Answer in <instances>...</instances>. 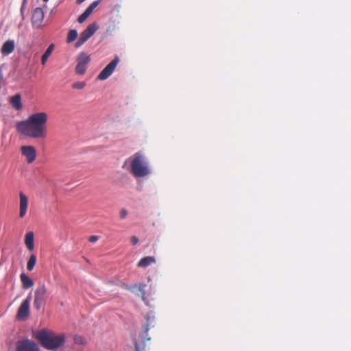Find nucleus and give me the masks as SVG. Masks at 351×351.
<instances>
[{"label":"nucleus","mask_w":351,"mask_h":351,"mask_svg":"<svg viewBox=\"0 0 351 351\" xmlns=\"http://www.w3.org/2000/svg\"><path fill=\"white\" fill-rule=\"evenodd\" d=\"M48 119L49 115L45 112L32 113L25 120L18 121L16 129L19 133L28 138L44 139L47 136Z\"/></svg>","instance_id":"obj_1"},{"label":"nucleus","mask_w":351,"mask_h":351,"mask_svg":"<svg viewBox=\"0 0 351 351\" xmlns=\"http://www.w3.org/2000/svg\"><path fill=\"white\" fill-rule=\"evenodd\" d=\"M34 335L40 345L48 350H54L59 348L65 341L63 335H56L50 330H40L36 331Z\"/></svg>","instance_id":"obj_2"},{"label":"nucleus","mask_w":351,"mask_h":351,"mask_svg":"<svg viewBox=\"0 0 351 351\" xmlns=\"http://www.w3.org/2000/svg\"><path fill=\"white\" fill-rule=\"evenodd\" d=\"M128 160L130 165V172L136 178H143L151 173L147 161L140 153H136Z\"/></svg>","instance_id":"obj_3"},{"label":"nucleus","mask_w":351,"mask_h":351,"mask_svg":"<svg viewBox=\"0 0 351 351\" xmlns=\"http://www.w3.org/2000/svg\"><path fill=\"white\" fill-rule=\"evenodd\" d=\"M47 293V287L45 285L39 286L35 291L34 306L39 311L45 302V294Z\"/></svg>","instance_id":"obj_4"},{"label":"nucleus","mask_w":351,"mask_h":351,"mask_svg":"<svg viewBox=\"0 0 351 351\" xmlns=\"http://www.w3.org/2000/svg\"><path fill=\"white\" fill-rule=\"evenodd\" d=\"M96 24L93 23L89 25L86 29H84L80 34L78 40L75 43V47H80L84 43H85L88 38H90L97 29Z\"/></svg>","instance_id":"obj_5"},{"label":"nucleus","mask_w":351,"mask_h":351,"mask_svg":"<svg viewBox=\"0 0 351 351\" xmlns=\"http://www.w3.org/2000/svg\"><path fill=\"white\" fill-rule=\"evenodd\" d=\"M16 351H40L38 346L32 340L23 339L17 342Z\"/></svg>","instance_id":"obj_6"},{"label":"nucleus","mask_w":351,"mask_h":351,"mask_svg":"<svg viewBox=\"0 0 351 351\" xmlns=\"http://www.w3.org/2000/svg\"><path fill=\"white\" fill-rule=\"evenodd\" d=\"M77 64L75 68L76 73L80 75L84 74L86 71L87 66L90 62V56L85 53H81L77 58Z\"/></svg>","instance_id":"obj_7"},{"label":"nucleus","mask_w":351,"mask_h":351,"mask_svg":"<svg viewBox=\"0 0 351 351\" xmlns=\"http://www.w3.org/2000/svg\"><path fill=\"white\" fill-rule=\"evenodd\" d=\"M119 62L118 57L114 58L98 75L97 79L99 80H106L114 71Z\"/></svg>","instance_id":"obj_8"},{"label":"nucleus","mask_w":351,"mask_h":351,"mask_svg":"<svg viewBox=\"0 0 351 351\" xmlns=\"http://www.w3.org/2000/svg\"><path fill=\"white\" fill-rule=\"evenodd\" d=\"M31 299L32 295L29 294L20 305L17 312V317L19 319H26L29 316Z\"/></svg>","instance_id":"obj_9"},{"label":"nucleus","mask_w":351,"mask_h":351,"mask_svg":"<svg viewBox=\"0 0 351 351\" xmlns=\"http://www.w3.org/2000/svg\"><path fill=\"white\" fill-rule=\"evenodd\" d=\"M22 155L26 158L27 163H32L36 158V150L34 146L23 145L21 147Z\"/></svg>","instance_id":"obj_10"},{"label":"nucleus","mask_w":351,"mask_h":351,"mask_svg":"<svg viewBox=\"0 0 351 351\" xmlns=\"http://www.w3.org/2000/svg\"><path fill=\"white\" fill-rule=\"evenodd\" d=\"M44 16V12L43 9L40 8H36L34 10L32 16V26L36 28H39L42 25Z\"/></svg>","instance_id":"obj_11"},{"label":"nucleus","mask_w":351,"mask_h":351,"mask_svg":"<svg viewBox=\"0 0 351 351\" xmlns=\"http://www.w3.org/2000/svg\"><path fill=\"white\" fill-rule=\"evenodd\" d=\"M19 198H20L19 217L23 218L27 213V205H28V198L22 192H20V193H19Z\"/></svg>","instance_id":"obj_12"},{"label":"nucleus","mask_w":351,"mask_h":351,"mask_svg":"<svg viewBox=\"0 0 351 351\" xmlns=\"http://www.w3.org/2000/svg\"><path fill=\"white\" fill-rule=\"evenodd\" d=\"M15 49V43L13 40L5 41L1 49V52L3 56H8L12 53Z\"/></svg>","instance_id":"obj_13"},{"label":"nucleus","mask_w":351,"mask_h":351,"mask_svg":"<svg viewBox=\"0 0 351 351\" xmlns=\"http://www.w3.org/2000/svg\"><path fill=\"white\" fill-rule=\"evenodd\" d=\"M34 232L32 231L28 232L25 236V244L29 251H32L34 249Z\"/></svg>","instance_id":"obj_14"},{"label":"nucleus","mask_w":351,"mask_h":351,"mask_svg":"<svg viewBox=\"0 0 351 351\" xmlns=\"http://www.w3.org/2000/svg\"><path fill=\"white\" fill-rule=\"evenodd\" d=\"M20 279L23 285V288L25 289H27L34 285V281L25 273H22L20 275Z\"/></svg>","instance_id":"obj_15"},{"label":"nucleus","mask_w":351,"mask_h":351,"mask_svg":"<svg viewBox=\"0 0 351 351\" xmlns=\"http://www.w3.org/2000/svg\"><path fill=\"white\" fill-rule=\"evenodd\" d=\"M10 104L16 110H19L23 108L21 102V97L19 94H16L10 98Z\"/></svg>","instance_id":"obj_16"},{"label":"nucleus","mask_w":351,"mask_h":351,"mask_svg":"<svg viewBox=\"0 0 351 351\" xmlns=\"http://www.w3.org/2000/svg\"><path fill=\"white\" fill-rule=\"evenodd\" d=\"M156 262L154 256H145L140 260L137 266L138 267L145 268Z\"/></svg>","instance_id":"obj_17"},{"label":"nucleus","mask_w":351,"mask_h":351,"mask_svg":"<svg viewBox=\"0 0 351 351\" xmlns=\"http://www.w3.org/2000/svg\"><path fill=\"white\" fill-rule=\"evenodd\" d=\"M54 47L55 45L53 43L50 44L47 50L45 51V52L44 53V54L42 56L41 63L43 65H45L46 64L49 57L52 53Z\"/></svg>","instance_id":"obj_18"},{"label":"nucleus","mask_w":351,"mask_h":351,"mask_svg":"<svg viewBox=\"0 0 351 351\" xmlns=\"http://www.w3.org/2000/svg\"><path fill=\"white\" fill-rule=\"evenodd\" d=\"M36 261H37V257H36V254H31V256L27 261V269L28 271H32L34 269V267H35V265L36 263Z\"/></svg>","instance_id":"obj_19"},{"label":"nucleus","mask_w":351,"mask_h":351,"mask_svg":"<svg viewBox=\"0 0 351 351\" xmlns=\"http://www.w3.org/2000/svg\"><path fill=\"white\" fill-rule=\"evenodd\" d=\"M77 37V32L75 29H71L67 35L66 42L71 43L74 41Z\"/></svg>","instance_id":"obj_20"},{"label":"nucleus","mask_w":351,"mask_h":351,"mask_svg":"<svg viewBox=\"0 0 351 351\" xmlns=\"http://www.w3.org/2000/svg\"><path fill=\"white\" fill-rule=\"evenodd\" d=\"M92 12L87 8L86 10L78 17V22L83 23L90 14Z\"/></svg>","instance_id":"obj_21"},{"label":"nucleus","mask_w":351,"mask_h":351,"mask_svg":"<svg viewBox=\"0 0 351 351\" xmlns=\"http://www.w3.org/2000/svg\"><path fill=\"white\" fill-rule=\"evenodd\" d=\"M86 83L84 82H77L72 84V87L75 89H82L85 87Z\"/></svg>","instance_id":"obj_22"},{"label":"nucleus","mask_w":351,"mask_h":351,"mask_svg":"<svg viewBox=\"0 0 351 351\" xmlns=\"http://www.w3.org/2000/svg\"><path fill=\"white\" fill-rule=\"evenodd\" d=\"M99 4V0L97 1H95L94 2H93L88 7V8L93 12V11L94 10V9Z\"/></svg>","instance_id":"obj_23"},{"label":"nucleus","mask_w":351,"mask_h":351,"mask_svg":"<svg viewBox=\"0 0 351 351\" xmlns=\"http://www.w3.org/2000/svg\"><path fill=\"white\" fill-rule=\"evenodd\" d=\"M128 215V210L125 208H122L120 211V217L124 219Z\"/></svg>","instance_id":"obj_24"},{"label":"nucleus","mask_w":351,"mask_h":351,"mask_svg":"<svg viewBox=\"0 0 351 351\" xmlns=\"http://www.w3.org/2000/svg\"><path fill=\"white\" fill-rule=\"evenodd\" d=\"M135 351H145L144 346L141 347L138 342H136L134 344Z\"/></svg>","instance_id":"obj_25"},{"label":"nucleus","mask_w":351,"mask_h":351,"mask_svg":"<svg viewBox=\"0 0 351 351\" xmlns=\"http://www.w3.org/2000/svg\"><path fill=\"white\" fill-rule=\"evenodd\" d=\"M99 237L96 235H92L89 237L88 239V241L90 242V243H95L96 241H97Z\"/></svg>","instance_id":"obj_26"},{"label":"nucleus","mask_w":351,"mask_h":351,"mask_svg":"<svg viewBox=\"0 0 351 351\" xmlns=\"http://www.w3.org/2000/svg\"><path fill=\"white\" fill-rule=\"evenodd\" d=\"M131 242L132 245H136L138 243V239L136 236H132Z\"/></svg>","instance_id":"obj_27"},{"label":"nucleus","mask_w":351,"mask_h":351,"mask_svg":"<svg viewBox=\"0 0 351 351\" xmlns=\"http://www.w3.org/2000/svg\"><path fill=\"white\" fill-rule=\"evenodd\" d=\"M123 287L127 289V290H132L133 289L137 287V285L136 284H134L132 286H128L127 285H123Z\"/></svg>","instance_id":"obj_28"},{"label":"nucleus","mask_w":351,"mask_h":351,"mask_svg":"<svg viewBox=\"0 0 351 351\" xmlns=\"http://www.w3.org/2000/svg\"><path fill=\"white\" fill-rule=\"evenodd\" d=\"M148 330H149V324L147 323V326H146V328H145V331L143 333V339H147V333Z\"/></svg>","instance_id":"obj_29"},{"label":"nucleus","mask_w":351,"mask_h":351,"mask_svg":"<svg viewBox=\"0 0 351 351\" xmlns=\"http://www.w3.org/2000/svg\"><path fill=\"white\" fill-rule=\"evenodd\" d=\"M145 286V285H143V284H141V285H139V289H140V291H143V289H144Z\"/></svg>","instance_id":"obj_30"},{"label":"nucleus","mask_w":351,"mask_h":351,"mask_svg":"<svg viewBox=\"0 0 351 351\" xmlns=\"http://www.w3.org/2000/svg\"><path fill=\"white\" fill-rule=\"evenodd\" d=\"M85 0H77V2L78 3H82V2H84Z\"/></svg>","instance_id":"obj_31"},{"label":"nucleus","mask_w":351,"mask_h":351,"mask_svg":"<svg viewBox=\"0 0 351 351\" xmlns=\"http://www.w3.org/2000/svg\"><path fill=\"white\" fill-rule=\"evenodd\" d=\"M43 1H45V2H47V1H48L49 0H43Z\"/></svg>","instance_id":"obj_32"}]
</instances>
